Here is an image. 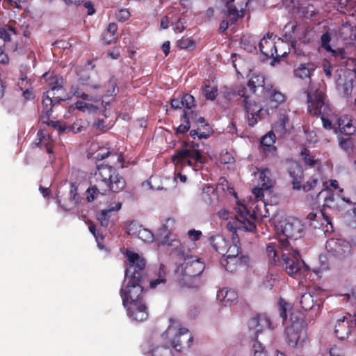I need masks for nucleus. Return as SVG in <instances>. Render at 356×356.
Masks as SVG:
<instances>
[{
  "instance_id": "41",
  "label": "nucleus",
  "mask_w": 356,
  "mask_h": 356,
  "mask_svg": "<svg viewBox=\"0 0 356 356\" xmlns=\"http://www.w3.org/2000/svg\"><path fill=\"white\" fill-rule=\"evenodd\" d=\"M301 189L305 192L314 191L318 193L322 189L321 181L317 178L310 177L305 184H302Z\"/></svg>"
},
{
  "instance_id": "62",
  "label": "nucleus",
  "mask_w": 356,
  "mask_h": 356,
  "mask_svg": "<svg viewBox=\"0 0 356 356\" xmlns=\"http://www.w3.org/2000/svg\"><path fill=\"white\" fill-rule=\"evenodd\" d=\"M329 115H320L321 119L323 122V126L326 129H332V122L326 118V116H328Z\"/></svg>"
},
{
  "instance_id": "2",
  "label": "nucleus",
  "mask_w": 356,
  "mask_h": 356,
  "mask_svg": "<svg viewBox=\"0 0 356 356\" xmlns=\"http://www.w3.org/2000/svg\"><path fill=\"white\" fill-rule=\"evenodd\" d=\"M42 77L47 83L49 90L42 95V108L40 114L42 123L54 127L60 133H65L67 131V126L61 121H54L50 120L53 112L54 106L64 102L66 98L62 95L64 93V79L62 76L46 72Z\"/></svg>"
},
{
  "instance_id": "15",
  "label": "nucleus",
  "mask_w": 356,
  "mask_h": 356,
  "mask_svg": "<svg viewBox=\"0 0 356 356\" xmlns=\"http://www.w3.org/2000/svg\"><path fill=\"white\" fill-rule=\"evenodd\" d=\"M124 307L127 309L128 316L132 320L141 322L148 317L147 307L143 300L130 301Z\"/></svg>"
},
{
  "instance_id": "30",
  "label": "nucleus",
  "mask_w": 356,
  "mask_h": 356,
  "mask_svg": "<svg viewBox=\"0 0 356 356\" xmlns=\"http://www.w3.org/2000/svg\"><path fill=\"white\" fill-rule=\"evenodd\" d=\"M234 1L229 0L226 4L227 8V16L229 17L231 24H234L238 20L240 17L239 11L242 12L245 8L248 1V0H243L242 4L238 8H236L232 5Z\"/></svg>"
},
{
  "instance_id": "60",
  "label": "nucleus",
  "mask_w": 356,
  "mask_h": 356,
  "mask_svg": "<svg viewBox=\"0 0 356 356\" xmlns=\"http://www.w3.org/2000/svg\"><path fill=\"white\" fill-rule=\"evenodd\" d=\"M22 95L26 100H32L35 98L33 88L31 87L26 88L24 90Z\"/></svg>"
},
{
  "instance_id": "45",
  "label": "nucleus",
  "mask_w": 356,
  "mask_h": 356,
  "mask_svg": "<svg viewBox=\"0 0 356 356\" xmlns=\"http://www.w3.org/2000/svg\"><path fill=\"white\" fill-rule=\"evenodd\" d=\"M346 137L339 138V147L348 153H350L354 148V141L350 137L351 136H346Z\"/></svg>"
},
{
  "instance_id": "39",
  "label": "nucleus",
  "mask_w": 356,
  "mask_h": 356,
  "mask_svg": "<svg viewBox=\"0 0 356 356\" xmlns=\"http://www.w3.org/2000/svg\"><path fill=\"white\" fill-rule=\"evenodd\" d=\"M278 252L279 246L275 243H269L266 245V253L270 264L276 265L277 262H280Z\"/></svg>"
},
{
  "instance_id": "16",
  "label": "nucleus",
  "mask_w": 356,
  "mask_h": 356,
  "mask_svg": "<svg viewBox=\"0 0 356 356\" xmlns=\"http://www.w3.org/2000/svg\"><path fill=\"white\" fill-rule=\"evenodd\" d=\"M193 341V337L187 328H179L177 334H175L172 346L176 351L181 352L189 348Z\"/></svg>"
},
{
  "instance_id": "22",
  "label": "nucleus",
  "mask_w": 356,
  "mask_h": 356,
  "mask_svg": "<svg viewBox=\"0 0 356 356\" xmlns=\"http://www.w3.org/2000/svg\"><path fill=\"white\" fill-rule=\"evenodd\" d=\"M80 195L78 188L74 184H71L69 197L58 200V204L64 211H70L79 204Z\"/></svg>"
},
{
  "instance_id": "49",
  "label": "nucleus",
  "mask_w": 356,
  "mask_h": 356,
  "mask_svg": "<svg viewBox=\"0 0 356 356\" xmlns=\"http://www.w3.org/2000/svg\"><path fill=\"white\" fill-rule=\"evenodd\" d=\"M340 90L344 97L350 98L353 91V81L352 80L345 81L341 85Z\"/></svg>"
},
{
  "instance_id": "29",
  "label": "nucleus",
  "mask_w": 356,
  "mask_h": 356,
  "mask_svg": "<svg viewBox=\"0 0 356 356\" xmlns=\"http://www.w3.org/2000/svg\"><path fill=\"white\" fill-rule=\"evenodd\" d=\"M266 88V92L263 97L273 104V107L277 108L280 104L285 102V95L273 88L272 85Z\"/></svg>"
},
{
  "instance_id": "7",
  "label": "nucleus",
  "mask_w": 356,
  "mask_h": 356,
  "mask_svg": "<svg viewBox=\"0 0 356 356\" xmlns=\"http://www.w3.org/2000/svg\"><path fill=\"white\" fill-rule=\"evenodd\" d=\"M307 100L308 113L316 117L322 115H330L332 111L330 104L326 100L325 93L316 86L309 82L305 91Z\"/></svg>"
},
{
  "instance_id": "47",
  "label": "nucleus",
  "mask_w": 356,
  "mask_h": 356,
  "mask_svg": "<svg viewBox=\"0 0 356 356\" xmlns=\"http://www.w3.org/2000/svg\"><path fill=\"white\" fill-rule=\"evenodd\" d=\"M111 210H102L97 214V218L102 227H107L110 222Z\"/></svg>"
},
{
  "instance_id": "57",
  "label": "nucleus",
  "mask_w": 356,
  "mask_h": 356,
  "mask_svg": "<svg viewBox=\"0 0 356 356\" xmlns=\"http://www.w3.org/2000/svg\"><path fill=\"white\" fill-rule=\"evenodd\" d=\"M287 305L288 304L283 300H281L279 304L280 316L282 318L283 323L286 320L287 318Z\"/></svg>"
},
{
  "instance_id": "61",
  "label": "nucleus",
  "mask_w": 356,
  "mask_h": 356,
  "mask_svg": "<svg viewBox=\"0 0 356 356\" xmlns=\"http://www.w3.org/2000/svg\"><path fill=\"white\" fill-rule=\"evenodd\" d=\"M202 234V232L199 230L191 229L188 232V236L194 241H198Z\"/></svg>"
},
{
  "instance_id": "35",
  "label": "nucleus",
  "mask_w": 356,
  "mask_h": 356,
  "mask_svg": "<svg viewBox=\"0 0 356 356\" xmlns=\"http://www.w3.org/2000/svg\"><path fill=\"white\" fill-rule=\"evenodd\" d=\"M38 142L36 143V145L40 148L44 147L48 154L53 153L54 143L51 139L50 136H46L42 130H39L37 134Z\"/></svg>"
},
{
  "instance_id": "32",
  "label": "nucleus",
  "mask_w": 356,
  "mask_h": 356,
  "mask_svg": "<svg viewBox=\"0 0 356 356\" xmlns=\"http://www.w3.org/2000/svg\"><path fill=\"white\" fill-rule=\"evenodd\" d=\"M315 69L316 65L312 63L300 64L296 69H295L294 74L296 77L302 79H310Z\"/></svg>"
},
{
  "instance_id": "40",
  "label": "nucleus",
  "mask_w": 356,
  "mask_h": 356,
  "mask_svg": "<svg viewBox=\"0 0 356 356\" xmlns=\"http://www.w3.org/2000/svg\"><path fill=\"white\" fill-rule=\"evenodd\" d=\"M183 119H186L188 122H191V124L193 126L197 127L200 124L204 123V118L199 115V113L194 111H186L184 110V114L181 117Z\"/></svg>"
},
{
  "instance_id": "52",
  "label": "nucleus",
  "mask_w": 356,
  "mask_h": 356,
  "mask_svg": "<svg viewBox=\"0 0 356 356\" xmlns=\"http://www.w3.org/2000/svg\"><path fill=\"white\" fill-rule=\"evenodd\" d=\"M177 47L183 49H190L195 47V42L188 38H182L177 42Z\"/></svg>"
},
{
  "instance_id": "44",
  "label": "nucleus",
  "mask_w": 356,
  "mask_h": 356,
  "mask_svg": "<svg viewBox=\"0 0 356 356\" xmlns=\"http://www.w3.org/2000/svg\"><path fill=\"white\" fill-rule=\"evenodd\" d=\"M301 156L306 165L310 168H314L315 166L319 168L321 166V161L318 159H315L313 156H311L309 151L307 148H304L301 151Z\"/></svg>"
},
{
  "instance_id": "51",
  "label": "nucleus",
  "mask_w": 356,
  "mask_h": 356,
  "mask_svg": "<svg viewBox=\"0 0 356 356\" xmlns=\"http://www.w3.org/2000/svg\"><path fill=\"white\" fill-rule=\"evenodd\" d=\"M70 92L73 94V95L80 97L83 100L91 101L92 98L86 92H83L81 89L78 88L77 86H72L70 88Z\"/></svg>"
},
{
  "instance_id": "50",
  "label": "nucleus",
  "mask_w": 356,
  "mask_h": 356,
  "mask_svg": "<svg viewBox=\"0 0 356 356\" xmlns=\"http://www.w3.org/2000/svg\"><path fill=\"white\" fill-rule=\"evenodd\" d=\"M203 92L207 99L214 100L218 93V89L216 87L206 85L203 89Z\"/></svg>"
},
{
  "instance_id": "38",
  "label": "nucleus",
  "mask_w": 356,
  "mask_h": 356,
  "mask_svg": "<svg viewBox=\"0 0 356 356\" xmlns=\"http://www.w3.org/2000/svg\"><path fill=\"white\" fill-rule=\"evenodd\" d=\"M108 87L106 94L102 97V104H105V107L109 104L110 102L114 99V97L118 92V88L115 80L110 79Z\"/></svg>"
},
{
  "instance_id": "59",
  "label": "nucleus",
  "mask_w": 356,
  "mask_h": 356,
  "mask_svg": "<svg viewBox=\"0 0 356 356\" xmlns=\"http://www.w3.org/2000/svg\"><path fill=\"white\" fill-rule=\"evenodd\" d=\"M115 36L112 35V34H106L105 32L102 33V40L106 44H111V43L115 42Z\"/></svg>"
},
{
  "instance_id": "58",
  "label": "nucleus",
  "mask_w": 356,
  "mask_h": 356,
  "mask_svg": "<svg viewBox=\"0 0 356 356\" xmlns=\"http://www.w3.org/2000/svg\"><path fill=\"white\" fill-rule=\"evenodd\" d=\"M184 124H180L176 129L177 134H184L189 131L191 127V122H188L184 119Z\"/></svg>"
},
{
  "instance_id": "8",
  "label": "nucleus",
  "mask_w": 356,
  "mask_h": 356,
  "mask_svg": "<svg viewBox=\"0 0 356 356\" xmlns=\"http://www.w3.org/2000/svg\"><path fill=\"white\" fill-rule=\"evenodd\" d=\"M205 268L204 262L199 259L190 258L185 260L181 267V280L189 288L198 287L201 283L200 275Z\"/></svg>"
},
{
  "instance_id": "36",
  "label": "nucleus",
  "mask_w": 356,
  "mask_h": 356,
  "mask_svg": "<svg viewBox=\"0 0 356 356\" xmlns=\"http://www.w3.org/2000/svg\"><path fill=\"white\" fill-rule=\"evenodd\" d=\"M95 159L97 161H102L108 157H112L116 159V163L121 164V168H123L124 159L122 154L108 150L107 148L100 149L95 154Z\"/></svg>"
},
{
  "instance_id": "5",
  "label": "nucleus",
  "mask_w": 356,
  "mask_h": 356,
  "mask_svg": "<svg viewBox=\"0 0 356 356\" xmlns=\"http://www.w3.org/2000/svg\"><path fill=\"white\" fill-rule=\"evenodd\" d=\"M307 323L305 316L299 311L290 314V324L286 327V341L289 346L296 348L302 346L307 340Z\"/></svg>"
},
{
  "instance_id": "26",
  "label": "nucleus",
  "mask_w": 356,
  "mask_h": 356,
  "mask_svg": "<svg viewBox=\"0 0 356 356\" xmlns=\"http://www.w3.org/2000/svg\"><path fill=\"white\" fill-rule=\"evenodd\" d=\"M170 105L174 109L185 108L191 110L196 106L194 97L188 93L182 95L180 98L171 99Z\"/></svg>"
},
{
  "instance_id": "64",
  "label": "nucleus",
  "mask_w": 356,
  "mask_h": 356,
  "mask_svg": "<svg viewBox=\"0 0 356 356\" xmlns=\"http://www.w3.org/2000/svg\"><path fill=\"white\" fill-rule=\"evenodd\" d=\"M347 300H350L353 304H356V288L353 289L350 293L346 295Z\"/></svg>"
},
{
  "instance_id": "3",
  "label": "nucleus",
  "mask_w": 356,
  "mask_h": 356,
  "mask_svg": "<svg viewBox=\"0 0 356 356\" xmlns=\"http://www.w3.org/2000/svg\"><path fill=\"white\" fill-rule=\"evenodd\" d=\"M267 83L265 77L261 74H254L248 81L247 85L240 84L236 86V93L240 97L238 104L243 106L247 113L248 124L250 127H254L261 120L263 108L261 105L250 100V95L257 93L260 90V93L264 95L267 87L270 86Z\"/></svg>"
},
{
  "instance_id": "24",
  "label": "nucleus",
  "mask_w": 356,
  "mask_h": 356,
  "mask_svg": "<svg viewBox=\"0 0 356 356\" xmlns=\"http://www.w3.org/2000/svg\"><path fill=\"white\" fill-rule=\"evenodd\" d=\"M270 321L266 314H258L250 319L248 326L250 330H253L257 336L265 328H270Z\"/></svg>"
},
{
  "instance_id": "17",
  "label": "nucleus",
  "mask_w": 356,
  "mask_h": 356,
  "mask_svg": "<svg viewBox=\"0 0 356 356\" xmlns=\"http://www.w3.org/2000/svg\"><path fill=\"white\" fill-rule=\"evenodd\" d=\"M325 249L331 255L342 257L350 252V245L343 240L330 238L326 241Z\"/></svg>"
},
{
  "instance_id": "48",
  "label": "nucleus",
  "mask_w": 356,
  "mask_h": 356,
  "mask_svg": "<svg viewBox=\"0 0 356 356\" xmlns=\"http://www.w3.org/2000/svg\"><path fill=\"white\" fill-rule=\"evenodd\" d=\"M197 127L200 132L199 136L200 139L208 138L213 133L212 128L210 127L209 124L206 122L205 120L204 123L200 124Z\"/></svg>"
},
{
  "instance_id": "34",
  "label": "nucleus",
  "mask_w": 356,
  "mask_h": 356,
  "mask_svg": "<svg viewBox=\"0 0 356 356\" xmlns=\"http://www.w3.org/2000/svg\"><path fill=\"white\" fill-rule=\"evenodd\" d=\"M210 242L213 248L220 254L225 255V252L228 246V241L222 235H216L210 238Z\"/></svg>"
},
{
  "instance_id": "11",
  "label": "nucleus",
  "mask_w": 356,
  "mask_h": 356,
  "mask_svg": "<svg viewBox=\"0 0 356 356\" xmlns=\"http://www.w3.org/2000/svg\"><path fill=\"white\" fill-rule=\"evenodd\" d=\"M305 234V226L297 218L288 220L281 225V234L279 240L282 248L287 249L289 245V239L297 240Z\"/></svg>"
},
{
  "instance_id": "43",
  "label": "nucleus",
  "mask_w": 356,
  "mask_h": 356,
  "mask_svg": "<svg viewBox=\"0 0 356 356\" xmlns=\"http://www.w3.org/2000/svg\"><path fill=\"white\" fill-rule=\"evenodd\" d=\"M166 281L165 266L163 264H161L159 266L158 277L150 281L149 288L155 289L160 284H165Z\"/></svg>"
},
{
  "instance_id": "23",
  "label": "nucleus",
  "mask_w": 356,
  "mask_h": 356,
  "mask_svg": "<svg viewBox=\"0 0 356 356\" xmlns=\"http://www.w3.org/2000/svg\"><path fill=\"white\" fill-rule=\"evenodd\" d=\"M288 172L292 179V186L294 190H300L304 172L301 165L297 162H292L289 165Z\"/></svg>"
},
{
  "instance_id": "14",
  "label": "nucleus",
  "mask_w": 356,
  "mask_h": 356,
  "mask_svg": "<svg viewBox=\"0 0 356 356\" xmlns=\"http://www.w3.org/2000/svg\"><path fill=\"white\" fill-rule=\"evenodd\" d=\"M300 304L305 311H310L314 316H317L321 312L323 300L318 291L310 290L301 295Z\"/></svg>"
},
{
  "instance_id": "37",
  "label": "nucleus",
  "mask_w": 356,
  "mask_h": 356,
  "mask_svg": "<svg viewBox=\"0 0 356 356\" xmlns=\"http://www.w3.org/2000/svg\"><path fill=\"white\" fill-rule=\"evenodd\" d=\"M259 185L263 188L270 189L273 186V181L271 179V173L268 168L259 169Z\"/></svg>"
},
{
  "instance_id": "19",
  "label": "nucleus",
  "mask_w": 356,
  "mask_h": 356,
  "mask_svg": "<svg viewBox=\"0 0 356 356\" xmlns=\"http://www.w3.org/2000/svg\"><path fill=\"white\" fill-rule=\"evenodd\" d=\"M275 140L276 136L273 131H268L261 138L259 149L266 157L274 156L276 154L277 148L274 145Z\"/></svg>"
},
{
  "instance_id": "13",
  "label": "nucleus",
  "mask_w": 356,
  "mask_h": 356,
  "mask_svg": "<svg viewBox=\"0 0 356 356\" xmlns=\"http://www.w3.org/2000/svg\"><path fill=\"white\" fill-rule=\"evenodd\" d=\"M143 278L129 277L127 282L120 289V296L123 306L130 301L143 300V286H142Z\"/></svg>"
},
{
  "instance_id": "6",
  "label": "nucleus",
  "mask_w": 356,
  "mask_h": 356,
  "mask_svg": "<svg viewBox=\"0 0 356 356\" xmlns=\"http://www.w3.org/2000/svg\"><path fill=\"white\" fill-rule=\"evenodd\" d=\"M204 157L200 149L199 143L184 141L181 149H177L172 156V161L176 166H193L194 163H203Z\"/></svg>"
},
{
  "instance_id": "18",
  "label": "nucleus",
  "mask_w": 356,
  "mask_h": 356,
  "mask_svg": "<svg viewBox=\"0 0 356 356\" xmlns=\"http://www.w3.org/2000/svg\"><path fill=\"white\" fill-rule=\"evenodd\" d=\"M259 47L261 53L267 58H273L277 60H280V57L286 56L288 51L279 52L277 46L270 38L264 37L259 43Z\"/></svg>"
},
{
  "instance_id": "1",
  "label": "nucleus",
  "mask_w": 356,
  "mask_h": 356,
  "mask_svg": "<svg viewBox=\"0 0 356 356\" xmlns=\"http://www.w3.org/2000/svg\"><path fill=\"white\" fill-rule=\"evenodd\" d=\"M90 182L91 186L86 190L88 202L97 200L99 195L119 193L126 186L124 178L108 164L97 165Z\"/></svg>"
},
{
  "instance_id": "63",
  "label": "nucleus",
  "mask_w": 356,
  "mask_h": 356,
  "mask_svg": "<svg viewBox=\"0 0 356 356\" xmlns=\"http://www.w3.org/2000/svg\"><path fill=\"white\" fill-rule=\"evenodd\" d=\"M117 30L118 25L115 23H110L104 32L106 33V34H112V35L115 36Z\"/></svg>"
},
{
  "instance_id": "27",
  "label": "nucleus",
  "mask_w": 356,
  "mask_h": 356,
  "mask_svg": "<svg viewBox=\"0 0 356 356\" xmlns=\"http://www.w3.org/2000/svg\"><path fill=\"white\" fill-rule=\"evenodd\" d=\"M340 132L345 136H352L356 133V126L352 123V119L348 115H342L337 120Z\"/></svg>"
},
{
  "instance_id": "4",
  "label": "nucleus",
  "mask_w": 356,
  "mask_h": 356,
  "mask_svg": "<svg viewBox=\"0 0 356 356\" xmlns=\"http://www.w3.org/2000/svg\"><path fill=\"white\" fill-rule=\"evenodd\" d=\"M227 229L232 232L233 244L227 248L225 252L226 257L243 256L239 246V237L238 232H254L257 229L254 216L243 206L237 211L234 218H230L226 225Z\"/></svg>"
},
{
  "instance_id": "31",
  "label": "nucleus",
  "mask_w": 356,
  "mask_h": 356,
  "mask_svg": "<svg viewBox=\"0 0 356 356\" xmlns=\"http://www.w3.org/2000/svg\"><path fill=\"white\" fill-rule=\"evenodd\" d=\"M339 37L343 40H353L356 39V26L350 22L341 24L338 31Z\"/></svg>"
},
{
  "instance_id": "42",
  "label": "nucleus",
  "mask_w": 356,
  "mask_h": 356,
  "mask_svg": "<svg viewBox=\"0 0 356 356\" xmlns=\"http://www.w3.org/2000/svg\"><path fill=\"white\" fill-rule=\"evenodd\" d=\"M89 126L87 120L83 119H77L71 126L67 127V132L72 131L73 134H78L84 131Z\"/></svg>"
},
{
  "instance_id": "53",
  "label": "nucleus",
  "mask_w": 356,
  "mask_h": 356,
  "mask_svg": "<svg viewBox=\"0 0 356 356\" xmlns=\"http://www.w3.org/2000/svg\"><path fill=\"white\" fill-rule=\"evenodd\" d=\"M331 41V35L328 31L323 33L321 37V45L327 51L332 50V47L330 44Z\"/></svg>"
},
{
  "instance_id": "10",
  "label": "nucleus",
  "mask_w": 356,
  "mask_h": 356,
  "mask_svg": "<svg viewBox=\"0 0 356 356\" xmlns=\"http://www.w3.org/2000/svg\"><path fill=\"white\" fill-rule=\"evenodd\" d=\"M343 189H339L337 194H334L333 191L328 188L327 186L321 189L317 194L316 198L318 199L321 195L325 193L326 195L324 197V202L323 204V209L321 210V214L325 219V222L332 225L331 218L330 213L327 211V209L330 210H338L339 208V200H341L343 202L349 203L350 202L348 198H346L342 195Z\"/></svg>"
},
{
  "instance_id": "28",
  "label": "nucleus",
  "mask_w": 356,
  "mask_h": 356,
  "mask_svg": "<svg viewBox=\"0 0 356 356\" xmlns=\"http://www.w3.org/2000/svg\"><path fill=\"white\" fill-rule=\"evenodd\" d=\"M238 297V293L236 291L227 288L222 289L217 293V300L222 305L225 307L234 303L237 300Z\"/></svg>"
},
{
  "instance_id": "9",
  "label": "nucleus",
  "mask_w": 356,
  "mask_h": 356,
  "mask_svg": "<svg viewBox=\"0 0 356 356\" xmlns=\"http://www.w3.org/2000/svg\"><path fill=\"white\" fill-rule=\"evenodd\" d=\"M282 257L289 275L297 277L308 270V267L301 259L298 250L282 248Z\"/></svg>"
},
{
  "instance_id": "55",
  "label": "nucleus",
  "mask_w": 356,
  "mask_h": 356,
  "mask_svg": "<svg viewBox=\"0 0 356 356\" xmlns=\"http://www.w3.org/2000/svg\"><path fill=\"white\" fill-rule=\"evenodd\" d=\"M130 13L127 9H120L118 10V13L115 14L116 19L119 22H125L130 17Z\"/></svg>"
},
{
  "instance_id": "25",
  "label": "nucleus",
  "mask_w": 356,
  "mask_h": 356,
  "mask_svg": "<svg viewBox=\"0 0 356 356\" xmlns=\"http://www.w3.org/2000/svg\"><path fill=\"white\" fill-rule=\"evenodd\" d=\"M249 261L248 256L226 257L221 260V265L229 272H234L241 266L247 265Z\"/></svg>"
},
{
  "instance_id": "21",
  "label": "nucleus",
  "mask_w": 356,
  "mask_h": 356,
  "mask_svg": "<svg viewBox=\"0 0 356 356\" xmlns=\"http://www.w3.org/2000/svg\"><path fill=\"white\" fill-rule=\"evenodd\" d=\"M353 330L352 322L348 317L343 316L338 319L334 325V333L341 341L346 339Z\"/></svg>"
},
{
  "instance_id": "33",
  "label": "nucleus",
  "mask_w": 356,
  "mask_h": 356,
  "mask_svg": "<svg viewBox=\"0 0 356 356\" xmlns=\"http://www.w3.org/2000/svg\"><path fill=\"white\" fill-rule=\"evenodd\" d=\"M145 354L147 356H174L171 348L166 345L152 346Z\"/></svg>"
},
{
  "instance_id": "20",
  "label": "nucleus",
  "mask_w": 356,
  "mask_h": 356,
  "mask_svg": "<svg viewBox=\"0 0 356 356\" xmlns=\"http://www.w3.org/2000/svg\"><path fill=\"white\" fill-rule=\"evenodd\" d=\"M12 34H16L15 29L12 26L6 25L0 28V63L2 64H8L9 62V58L5 53V44L10 41Z\"/></svg>"
},
{
  "instance_id": "46",
  "label": "nucleus",
  "mask_w": 356,
  "mask_h": 356,
  "mask_svg": "<svg viewBox=\"0 0 356 356\" xmlns=\"http://www.w3.org/2000/svg\"><path fill=\"white\" fill-rule=\"evenodd\" d=\"M137 237L144 242H152L154 240V235L151 231L147 229L140 226L136 232Z\"/></svg>"
},
{
  "instance_id": "12",
  "label": "nucleus",
  "mask_w": 356,
  "mask_h": 356,
  "mask_svg": "<svg viewBox=\"0 0 356 356\" xmlns=\"http://www.w3.org/2000/svg\"><path fill=\"white\" fill-rule=\"evenodd\" d=\"M124 255L127 258L124 282L129 277L143 278L146 266L145 259L129 250H126Z\"/></svg>"
},
{
  "instance_id": "56",
  "label": "nucleus",
  "mask_w": 356,
  "mask_h": 356,
  "mask_svg": "<svg viewBox=\"0 0 356 356\" xmlns=\"http://www.w3.org/2000/svg\"><path fill=\"white\" fill-rule=\"evenodd\" d=\"M327 51L330 52L332 54V56H333L336 58L344 59L346 58V52L344 50V49L342 48H338L337 49H333L332 48V50Z\"/></svg>"
},
{
  "instance_id": "54",
  "label": "nucleus",
  "mask_w": 356,
  "mask_h": 356,
  "mask_svg": "<svg viewBox=\"0 0 356 356\" xmlns=\"http://www.w3.org/2000/svg\"><path fill=\"white\" fill-rule=\"evenodd\" d=\"M252 353L254 356H266L264 348L257 339L254 341L252 345Z\"/></svg>"
}]
</instances>
